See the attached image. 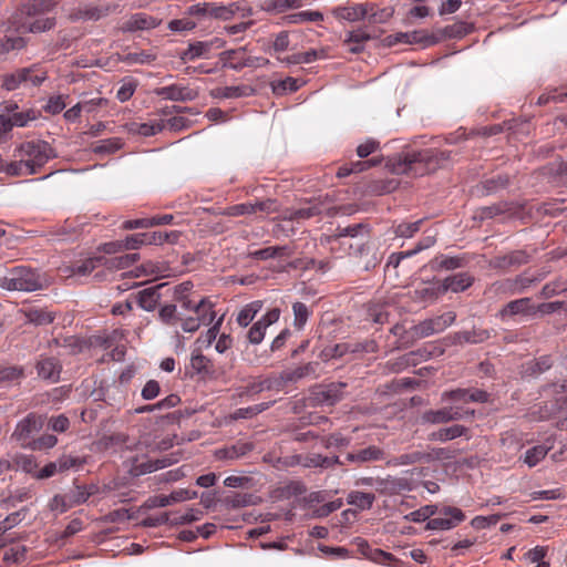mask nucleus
Wrapping results in <instances>:
<instances>
[{"mask_svg": "<svg viewBox=\"0 0 567 567\" xmlns=\"http://www.w3.org/2000/svg\"><path fill=\"white\" fill-rule=\"evenodd\" d=\"M451 153L433 148L408 150L386 161V167L394 174H404L412 177L434 173L447 162Z\"/></svg>", "mask_w": 567, "mask_h": 567, "instance_id": "nucleus-1", "label": "nucleus"}, {"mask_svg": "<svg viewBox=\"0 0 567 567\" xmlns=\"http://www.w3.org/2000/svg\"><path fill=\"white\" fill-rule=\"evenodd\" d=\"M175 301L183 311L190 313L181 312L183 316L182 330L184 332L194 333L202 326H208L215 320L214 303L207 297H202L198 300L188 297Z\"/></svg>", "mask_w": 567, "mask_h": 567, "instance_id": "nucleus-2", "label": "nucleus"}, {"mask_svg": "<svg viewBox=\"0 0 567 567\" xmlns=\"http://www.w3.org/2000/svg\"><path fill=\"white\" fill-rule=\"evenodd\" d=\"M0 288L9 291H35L42 289L40 275L31 268L17 266L0 276Z\"/></svg>", "mask_w": 567, "mask_h": 567, "instance_id": "nucleus-3", "label": "nucleus"}, {"mask_svg": "<svg viewBox=\"0 0 567 567\" xmlns=\"http://www.w3.org/2000/svg\"><path fill=\"white\" fill-rule=\"evenodd\" d=\"M14 156L23 158L37 174L51 158L56 157V154L48 142L37 140L21 143L16 148Z\"/></svg>", "mask_w": 567, "mask_h": 567, "instance_id": "nucleus-4", "label": "nucleus"}, {"mask_svg": "<svg viewBox=\"0 0 567 567\" xmlns=\"http://www.w3.org/2000/svg\"><path fill=\"white\" fill-rule=\"evenodd\" d=\"M94 486L76 485L73 489L63 495H54L50 499L48 507L51 512L63 514L68 512L70 508L85 503L89 499V497L92 494H94Z\"/></svg>", "mask_w": 567, "mask_h": 567, "instance_id": "nucleus-5", "label": "nucleus"}, {"mask_svg": "<svg viewBox=\"0 0 567 567\" xmlns=\"http://www.w3.org/2000/svg\"><path fill=\"white\" fill-rule=\"evenodd\" d=\"M347 383L332 382L329 384H318L311 389L310 401L312 405H334L343 399Z\"/></svg>", "mask_w": 567, "mask_h": 567, "instance_id": "nucleus-6", "label": "nucleus"}, {"mask_svg": "<svg viewBox=\"0 0 567 567\" xmlns=\"http://www.w3.org/2000/svg\"><path fill=\"white\" fill-rule=\"evenodd\" d=\"M334 239L350 238L354 243H349V248L353 250L354 255H361L365 248L369 229L365 224H353L346 227L338 226L333 235Z\"/></svg>", "mask_w": 567, "mask_h": 567, "instance_id": "nucleus-7", "label": "nucleus"}, {"mask_svg": "<svg viewBox=\"0 0 567 567\" xmlns=\"http://www.w3.org/2000/svg\"><path fill=\"white\" fill-rule=\"evenodd\" d=\"M465 519L464 513L452 506H444L440 511V515L435 518H431L426 523V529L430 530H449L456 527Z\"/></svg>", "mask_w": 567, "mask_h": 567, "instance_id": "nucleus-8", "label": "nucleus"}, {"mask_svg": "<svg viewBox=\"0 0 567 567\" xmlns=\"http://www.w3.org/2000/svg\"><path fill=\"white\" fill-rule=\"evenodd\" d=\"M42 426V416L30 413L17 424L12 437L22 446H30L32 435L38 433Z\"/></svg>", "mask_w": 567, "mask_h": 567, "instance_id": "nucleus-9", "label": "nucleus"}, {"mask_svg": "<svg viewBox=\"0 0 567 567\" xmlns=\"http://www.w3.org/2000/svg\"><path fill=\"white\" fill-rule=\"evenodd\" d=\"M375 4L363 2V3H351L346 6L336 7L332 10L334 18L339 20H346L349 22H358L368 17L371 10H374Z\"/></svg>", "mask_w": 567, "mask_h": 567, "instance_id": "nucleus-10", "label": "nucleus"}, {"mask_svg": "<svg viewBox=\"0 0 567 567\" xmlns=\"http://www.w3.org/2000/svg\"><path fill=\"white\" fill-rule=\"evenodd\" d=\"M197 497V492L186 488L173 491L169 495H157L146 501L145 506L148 508L166 507L174 503L194 499Z\"/></svg>", "mask_w": 567, "mask_h": 567, "instance_id": "nucleus-11", "label": "nucleus"}, {"mask_svg": "<svg viewBox=\"0 0 567 567\" xmlns=\"http://www.w3.org/2000/svg\"><path fill=\"white\" fill-rule=\"evenodd\" d=\"M35 369L39 378L50 382H58L60 380L62 364L58 358L40 355Z\"/></svg>", "mask_w": 567, "mask_h": 567, "instance_id": "nucleus-12", "label": "nucleus"}, {"mask_svg": "<svg viewBox=\"0 0 567 567\" xmlns=\"http://www.w3.org/2000/svg\"><path fill=\"white\" fill-rule=\"evenodd\" d=\"M156 94L166 100L188 102L197 97V92L188 86L172 84L156 90Z\"/></svg>", "mask_w": 567, "mask_h": 567, "instance_id": "nucleus-13", "label": "nucleus"}, {"mask_svg": "<svg viewBox=\"0 0 567 567\" xmlns=\"http://www.w3.org/2000/svg\"><path fill=\"white\" fill-rule=\"evenodd\" d=\"M528 262V255L523 250L511 251L503 256H496L491 260L494 269L508 270Z\"/></svg>", "mask_w": 567, "mask_h": 567, "instance_id": "nucleus-14", "label": "nucleus"}, {"mask_svg": "<svg viewBox=\"0 0 567 567\" xmlns=\"http://www.w3.org/2000/svg\"><path fill=\"white\" fill-rule=\"evenodd\" d=\"M535 282V279L519 275L512 279H505L495 282L496 290L507 295H517L524 292Z\"/></svg>", "mask_w": 567, "mask_h": 567, "instance_id": "nucleus-15", "label": "nucleus"}, {"mask_svg": "<svg viewBox=\"0 0 567 567\" xmlns=\"http://www.w3.org/2000/svg\"><path fill=\"white\" fill-rule=\"evenodd\" d=\"M384 457L385 453L383 450L375 445H370L359 451L349 452L346 455V461L357 465H362L369 462L382 461Z\"/></svg>", "mask_w": 567, "mask_h": 567, "instance_id": "nucleus-16", "label": "nucleus"}, {"mask_svg": "<svg viewBox=\"0 0 567 567\" xmlns=\"http://www.w3.org/2000/svg\"><path fill=\"white\" fill-rule=\"evenodd\" d=\"M474 282V277L468 272H458L453 276L446 277L444 280L440 281L442 293H446L447 291L452 292H462L470 288Z\"/></svg>", "mask_w": 567, "mask_h": 567, "instance_id": "nucleus-17", "label": "nucleus"}, {"mask_svg": "<svg viewBox=\"0 0 567 567\" xmlns=\"http://www.w3.org/2000/svg\"><path fill=\"white\" fill-rule=\"evenodd\" d=\"M161 20L144 12L132 14L123 24V30L134 32L140 30H151L156 28Z\"/></svg>", "mask_w": 567, "mask_h": 567, "instance_id": "nucleus-18", "label": "nucleus"}, {"mask_svg": "<svg viewBox=\"0 0 567 567\" xmlns=\"http://www.w3.org/2000/svg\"><path fill=\"white\" fill-rule=\"evenodd\" d=\"M38 69L37 64L28 68H21L12 73H7L1 76V87L8 92L19 89V86L28 81L30 73L35 72Z\"/></svg>", "mask_w": 567, "mask_h": 567, "instance_id": "nucleus-19", "label": "nucleus"}, {"mask_svg": "<svg viewBox=\"0 0 567 567\" xmlns=\"http://www.w3.org/2000/svg\"><path fill=\"white\" fill-rule=\"evenodd\" d=\"M323 213L322 203L315 200L309 203L306 207L298 209H286L282 219L290 221H300L321 215Z\"/></svg>", "mask_w": 567, "mask_h": 567, "instance_id": "nucleus-20", "label": "nucleus"}, {"mask_svg": "<svg viewBox=\"0 0 567 567\" xmlns=\"http://www.w3.org/2000/svg\"><path fill=\"white\" fill-rule=\"evenodd\" d=\"M219 59L223 61L224 68L240 71L247 68L246 61L248 60V55L246 54V47L226 50L219 54Z\"/></svg>", "mask_w": 567, "mask_h": 567, "instance_id": "nucleus-21", "label": "nucleus"}, {"mask_svg": "<svg viewBox=\"0 0 567 567\" xmlns=\"http://www.w3.org/2000/svg\"><path fill=\"white\" fill-rule=\"evenodd\" d=\"M12 27L19 33H41L51 30L55 25L54 18H39L32 22L11 21Z\"/></svg>", "mask_w": 567, "mask_h": 567, "instance_id": "nucleus-22", "label": "nucleus"}, {"mask_svg": "<svg viewBox=\"0 0 567 567\" xmlns=\"http://www.w3.org/2000/svg\"><path fill=\"white\" fill-rule=\"evenodd\" d=\"M166 286L167 284L164 282L138 291L136 296L138 306L145 311L155 310L161 299L159 290Z\"/></svg>", "mask_w": 567, "mask_h": 567, "instance_id": "nucleus-23", "label": "nucleus"}, {"mask_svg": "<svg viewBox=\"0 0 567 567\" xmlns=\"http://www.w3.org/2000/svg\"><path fill=\"white\" fill-rule=\"evenodd\" d=\"M535 312L530 298H520L506 303L498 312L501 319L517 315H530Z\"/></svg>", "mask_w": 567, "mask_h": 567, "instance_id": "nucleus-24", "label": "nucleus"}, {"mask_svg": "<svg viewBox=\"0 0 567 567\" xmlns=\"http://www.w3.org/2000/svg\"><path fill=\"white\" fill-rule=\"evenodd\" d=\"M491 338V331L482 328H473L471 330H464L455 332L453 336L454 343L464 344V343H481Z\"/></svg>", "mask_w": 567, "mask_h": 567, "instance_id": "nucleus-25", "label": "nucleus"}, {"mask_svg": "<svg viewBox=\"0 0 567 567\" xmlns=\"http://www.w3.org/2000/svg\"><path fill=\"white\" fill-rule=\"evenodd\" d=\"M105 257L103 256H94L89 257L85 260L81 261L80 264L66 267L64 269V272L68 276H86L91 274L94 269L101 266H105Z\"/></svg>", "mask_w": 567, "mask_h": 567, "instance_id": "nucleus-26", "label": "nucleus"}, {"mask_svg": "<svg viewBox=\"0 0 567 567\" xmlns=\"http://www.w3.org/2000/svg\"><path fill=\"white\" fill-rule=\"evenodd\" d=\"M210 52L212 43H208V41H196L189 43L187 49L179 54V58L186 63L200 58L206 59L209 56Z\"/></svg>", "mask_w": 567, "mask_h": 567, "instance_id": "nucleus-27", "label": "nucleus"}, {"mask_svg": "<svg viewBox=\"0 0 567 567\" xmlns=\"http://www.w3.org/2000/svg\"><path fill=\"white\" fill-rule=\"evenodd\" d=\"M252 93L254 89L249 85L219 86L210 91V95L215 99H237L250 96Z\"/></svg>", "mask_w": 567, "mask_h": 567, "instance_id": "nucleus-28", "label": "nucleus"}, {"mask_svg": "<svg viewBox=\"0 0 567 567\" xmlns=\"http://www.w3.org/2000/svg\"><path fill=\"white\" fill-rule=\"evenodd\" d=\"M293 249L290 246H270L262 249H258L249 254V256L257 260H267L271 258L291 257Z\"/></svg>", "mask_w": 567, "mask_h": 567, "instance_id": "nucleus-29", "label": "nucleus"}, {"mask_svg": "<svg viewBox=\"0 0 567 567\" xmlns=\"http://www.w3.org/2000/svg\"><path fill=\"white\" fill-rule=\"evenodd\" d=\"M466 258L462 256L439 255L431 260L433 270H454L466 265Z\"/></svg>", "mask_w": 567, "mask_h": 567, "instance_id": "nucleus-30", "label": "nucleus"}, {"mask_svg": "<svg viewBox=\"0 0 567 567\" xmlns=\"http://www.w3.org/2000/svg\"><path fill=\"white\" fill-rule=\"evenodd\" d=\"M169 465H172V460L169 457L147 460V461L134 464L131 468V473L133 475L140 476V475H144L147 473H153L157 470L165 468Z\"/></svg>", "mask_w": 567, "mask_h": 567, "instance_id": "nucleus-31", "label": "nucleus"}, {"mask_svg": "<svg viewBox=\"0 0 567 567\" xmlns=\"http://www.w3.org/2000/svg\"><path fill=\"white\" fill-rule=\"evenodd\" d=\"M27 321L35 326H47L54 321L55 315L45 308L30 307L22 311Z\"/></svg>", "mask_w": 567, "mask_h": 567, "instance_id": "nucleus-32", "label": "nucleus"}, {"mask_svg": "<svg viewBox=\"0 0 567 567\" xmlns=\"http://www.w3.org/2000/svg\"><path fill=\"white\" fill-rule=\"evenodd\" d=\"M412 293H413L412 298L415 301H420V302H427V301L432 302V301L436 300L440 296L443 295L441 291L440 281L431 282V284H426V285L416 287Z\"/></svg>", "mask_w": 567, "mask_h": 567, "instance_id": "nucleus-33", "label": "nucleus"}, {"mask_svg": "<svg viewBox=\"0 0 567 567\" xmlns=\"http://www.w3.org/2000/svg\"><path fill=\"white\" fill-rule=\"evenodd\" d=\"M468 429L461 424H454L452 426L442 427L437 431L432 432L429 435L431 441L446 442L456 437L466 435Z\"/></svg>", "mask_w": 567, "mask_h": 567, "instance_id": "nucleus-34", "label": "nucleus"}, {"mask_svg": "<svg viewBox=\"0 0 567 567\" xmlns=\"http://www.w3.org/2000/svg\"><path fill=\"white\" fill-rule=\"evenodd\" d=\"M238 10L239 6L236 2L226 6L209 2L208 19L227 21L230 20Z\"/></svg>", "mask_w": 567, "mask_h": 567, "instance_id": "nucleus-35", "label": "nucleus"}, {"mask_svg": "<svg viewBox=\"0 0 567 567\" xmlns=\"http://www.w3.org/2000/svg\"><path fill=\"white\" fill-rule=\"evenodd\" d=\"M381 485L382 489L389 494H400L402 492L412 491V483L408 477L389 476L381 482Z\"/></svg>", "mask_w": 567, "mask_h": 567, "instance_id": "nucleus-36", "label": "nucleus"}, {"mask_svg": "<svg viewBox=\"0 0 567 567\" xmlns=\"http://www.w3.org/2000/svg\"><path fill=\"white\" fill-rule=\"evenodd\" d=\"M327 56V50L326 49H311L306 52H299L295 53L288 58H286L284 61L288 64H302V63H311L318 59H323Z\"/></svg>", "mask_w": 567, "mask_h": 567, "instance_id": "nucleus-37", "label": "nucleus"}, {"mask_svg": "<svg viewBox=\"0 0 567 567\" xmlns=\"http://www.w3.org/2000/svg\"><path fill=\"white\" fill-rule=\"evenodd\" d=\"M182 233L178 230L146 233V244L161 246L165 243L177 244Z\"/></svg>", "mask_w": 567, "mask_h": 567, "instance_id": "nucleus-38", "label": "nucleus"}, {"mask_svg": "<svg viewBox=\"0 0 567 567\" xmlns=\"http://www.w3.org/2000/svg\"><path fill=\"white\" fill-rule=\"evenodd\" d=\"M252 447L251 443L238 442L231 446L219 450L217 456L219 458L237 460L248 454Z\"/></svg>", "mask_w": 567, "mask_h": 567, "instance_id": "nucleus-39", "label": "nucleus"}, {"mask_svg": "<svg viewBox=\"0 0 567 567\" xmlns=\"http://www.w3.org/2000/svg\"><path fill=\"white\" fill-rule=\"evenodd\" d=\"M159 320L169 327H175L177 323L182 324L183 316L177 310L174 303L164 305L158 310Z\"/></svg>", "mask_w": 567, "mask_h": 567, "instance_id": "nucleus-40", "label": "nucleus"}, {"mask_svg": "<svg viewBox=\"0 0 567 567\" xmlns=\"http://www.w3.org/2000/svg\"><path fill=\"white\" fill-rule=\"evenodd\" d=\"M262 301L256 300L246 305L237 315L236 321L240 327H247L261 310Z\"/></svg>", "mask_w": 567, "mask_h": 567, "instance_id": "nucleus-41", "label": "nucleus"}, {"mask_svg": "<svg viewBox=\"0 0 567 567\" xmlns=\"http://www.w3.org/2000/svg\"><path fill=\"white\" fill-rule=\"evenodd\" d=\"M318 363L308 362L292 370H285V378L289 382H297L306 377L316 374Z\"/></svg>", "mask_w": 567, "mask_h": 567, "instance_id": "nucleus-42", "label": "nucleus"}, {"mask_svg": "<svg viewBox=\"0 0 567 567\" xmlns=\"http://www.w3.org/2000/svg\"><path fill=\"white\" fill-rule=\"evenodd\" d=\"M456 313L454 311H447L443 315L436 316L434 318H429L426 321L429 322L434 334L443 332L450 326L455 322Z\"/></svg>", "mask_w": 567, "mask_h": 567, "instance_id": "nucleus-43", "label": "nucleus"}, {"mask_svg": "<svg viewBox=\"0 0 567 567\" xmlns=\"http://www.w3.org/2000/svg\"><path fill=\"white\" fill-rule=\"evenodd\" d=\"M375 499L374 494L353 491L349 493L347 501L350 505L357 506L360 509H369L372 507Z\"/></svg>", "mask_w": 567, "mask_h": 567, "instance_id": "nucleus-44", "label": "nucleus"}, {"mask_svg": "<svg viewBox=\"0 0 567 567\" xmlns=\"http://www.w3.org/2000/svg\"><path fill=\"white\" fill-rule=\"evenodd\" d=\"M27 547L21 544H13L10 547H7L3 551L2 559L7 564H20L25 560L27 557Z\"/></svg>", "mask_w": 567, "mask_h": 567, "instance_id": "nucleus-45", "label": "nucleus"}, {"mask_svg": "<svg viewBox=\"0 0 567 567\" xmlns=\"http://www.w3.org/2000/svg\"><path fill=\"white\" fill-rule=\"evenodd\" d=\"M28 45V40L23 37H3L0 38V55L11 51H21Z\"/></svg>", "mask_w": 567, "mask_h": 567, "instance_id": "nucleus-46", "label": "nucleus"}, {"mask_svg": "<svg viewBox=\"0 0 567 567\" xmlns=\"http://www.w3.org/2000/svg\"><path fill=\"white\" fill-rule=\"evenodd\" d=\"M140 259V254H126L115 258H105V267L109 269H125L135 264Z\"/></svg>", "mask_w": 567, "mask_h": 567, "instance_id": "nucleus-47", "label": "nucleus"}, {"mask_svg": "<svg viewBox=\"0 0 567 567\" xmlns=\"http://www.w3.org/2000/svg\"><path fill=\"white\" fill-rule=\"evenodd\" d=\"M171 514V525H185L190 524L193 522H197L202 518L203 512L195 508H189L185 513H169Z\"/></svg>", "mask_w": 567, "mask_h": 567, "instance_id": "nucleus-48", "label": "nucleus"}, {"mask_svg": "<svg viewBox=\"0 0 567 567\" xmlns=\"http://www.w3.org/2000/svg\"><path fill=\"white\" fill-rule=\"evenodd\" d=\"M287 22L290 24H299L305 22H319L323 20V14L320 11H300L286 17Z\"/></svg>", "mask_w": 567, "mask_h": 567, "instance_id": "nucleus-49", "label": "nucleus"}, {"mask_svg": "<svg viewBox=\"0 0 567 567\" xmlns=\"http://www.w3.org/2000/svg\"><path fill=\"white\" fill-rule=\"evenodd\" d=\"M40 116V111L35 109H28L24 111H20L19 113H13L10 115L13 127H25L31 122L38 120Z\"/></svg>", "mask_w": 567, "mask_h": 567, "instance_id": "nucleus-50", "label": "nucleus"}, {"mask_svg": "<svg viewBox=\"0 0 567 567\" xmlns=\"http://www.w3.org/2000/svg\"><path fill=\"white\" fill-rule=\"evenodd\" d=\"M422 421L430 424H442L451 422V415L449 408H442L439 410H429L422 414Z\"/></svg>", "mask_w": 567, "mask_h": 567, "instance_id": "nucleus-51", "label": "nucleus"}, {"mask_svg": "<svg viewBox=\"0 0 567 567\" xmlns=\"http://www.w3.org/2000/svg\"><path fill=\"white\" fill-rule=\"evenodd\" d=\"M123 143L117 137L99 141L92 146L94 154H113L122 147Z\"/></svg>", "mask_w": 567, "mask_h": 567, "instance_id": "nucleus-52", "label": "nucleus"}, {"mask_svg": "<svg viewBox=\"0 0 567 567\" xmlns=\"http://www.w3.org/2000/svg\"><path fill=\"white\" fill-rule=\"evenodd\" d=\"M54 3L51 0H34L32 3H29L23 7L22 13L27 17H33L40 13L48 12L52 10Z\"/></svg>", "mask_w": 567, "mask_h": 567, "instance_id": "nucleus-53", "label": "nucleus"}, {"mask_svg": "<svg viewBox=\"0 0 567 567\" xmlns=\"http://www.w3.org/2000/svg\"><path fill=\"white\" fill-rule=\"evenodd\" d=\"M363 351V347L360 343H338L332 348L326 349L324 353L327 357L341 358L349 352Z\"/></svg>", "mask_w": 567, "mask_h": 567, "instance_id": "nucleus-54", "label": "nucleus"}, {"mask_svg": "<svg viewBox=\"0 0 567 567\" xmlns=\"http://www.w3.org/2000/svg\"><path fill=\"white\" fill-rule=\"evenodd\" d=\"M224 503L231 509L243 508L252 504V495L247 493H235L225 497Z\"/></svg>", "mask_w": 567, "mask_h": 567, "instance_id": "nucleus-55", "label": "nucleus"}, {"mask_svg": "<svg viewBox=\"0 0 567 567\" xmlns=\"http://www.w3.org/2000/svg\"><path fill=\"white\" fill-rule=\"evenodd\" d=\"M422 223L423 219L413 223L403 221L394 226L393 231L398 237L411 238L420 230Z\"/></svg>", "mask_w": 567, "mask_h": 567, "instance_id": "nucleus-56", "label": "nucleus"}, {"mask_svg": "<svg viewBox=\"0 0 567 567\" xmlns=\"http://www.w3.org/2000/svg\"><path fill=\"white\" fill-rule=\"evenodd\" d=\"M109 11H110L109 7L102 8V7L89 6L83 9H79L76 17L79 19H83V20L96 21V20L107 16Z\"/></svg>", "mask_w": 567, "mask_h": 567, "instance_id": "nucleus-57", "label": "nucleus"}, {"mask_svg": "<svg viewBox=\"0 0 567 567\" xmlns=\"http://www.w3.org/2000/svg\"><path fill=\"white\" fill-rule=\"evenodd\" d=\"M4 172L11 176H25L34 174V169H31L30 165L27 164L23 158H19L18 161H13L7 164Z\"/></svg>", "mask_w": 567, "mask_h": 567, "instance_id": "nucleus-58", "label": "nucleus"}, {"mask_svg": "<svg viewBox=\"0 0 567 567\" xmlns=\"http://www.w3.org/2000/svg\"><path fill=\"white\" fill-rule=\"evenodd\" d=\"M292 311H293V326L298 330H301L305 327V324L309 318L310 311L303 302H299V301H297L292 305Z\"/></svg>", "mask_w": 567, "mask_h": 567, "instance_id": "nucleus-59", "label": "nucleus"}, {"mask_svg": "<svg viewBox=\"0 0 567 567\" xmlns=\"http://www.w3.org/2000/svg\"><path fill=\"white\" fill-rule=\"evenodd\" d=\"M547 452L548 450L543 445L533 446L525 452L524 462L529 467H533L547 455Z\"/></svg>", "mask_w": 567, "mask_h": 567, "instance_id": "nucleus-60", "label": "nucleus"}, {"mask_svg": "<svg viewBox=\"0 0 567 567\" xmlns=\"http://www.w3.org/2000/svg\"><path fill=\"white\" fill-rule=\"evenodd\" d=\"M163 125L161 123H153V124H150V123H133L131 125V128L130 131L131 132H135L140 135H143V136H154L156 135L157 133H159L162 130H163Z\"/></svg>", "mask_w": 567, "mask_h": 567, "instance_id": "nucleus-61", "label": "nucleus"}, {"mask_svg": "<svg viewBox=\"0 0 567 567\" xmlns=\"http://www.w3.org/2000/svg\"><path fill=\"white\" fill-rule=\"evenodd\" d=\"M553 363H554V361L550 355H543V357H539L538 359L529 362L527 365V371L530 374L543 373V372L549 370L551 368Z\"/></svg>", "mask_w": 567, "mask_h": 567, "instance_id": "nucleus-62", "label": "nucleus"}, {"mask_svg": "<svg viewBox=\"0 0 567 567\" xmlns=\"http://www.w3.org/2000/svg\"><path fill=\"white\" fill-rule=\"evenodd\" d=\"M190 367L197 373H209L212 370V361L202 353H193L190 358Z\"/></svg>", "mask_w": 567, "mask_h": 567, "instance_id": "nucleus-63", "label": "nucleus"}, {"mask_svg": "<svg viewBox=\"0 0 567 567\" xmlns=\"http://www.w3.org/2000/svg\"><path fill=\"white\" fill-rule=\"evenodd\" d=\"M404 332L409 334L413 340L427 338L434 334L426 319L417 324L412 326L408 331Z\"/></svg>", "mask_w": 567, "mask_h": 567, "instance_id": "nucleus-64", "label": "nucleus"}]
</instances>
